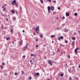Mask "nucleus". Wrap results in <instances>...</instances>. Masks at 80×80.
I'll return each instance as SVG.
<instances>
[{"instance_id":"1","label":"nucleus","mask_w":80,"mask_h":80,"mask_svg":"<svg viewBox=\"0 0 80 80\" xmlns=\"http://www.w3.org/2000/svg\"><path fill=\"white\" fill-rule=\"evenodd\" d=\"M35 31L37 33H38V34L39 33H40V27H39V26H37L36 27V28L35 29Z\"/></svg>"},{"instance_id":"2","label":"nucleus","mask_w":80,"mask_h":80,"mask_svg":"<svg viewBox=\"0 0 80 80\" xmlns=\"http://www.w3.org/2000/svg\"><path fill=\"white\" fill-rule=\"evenodd\" d=\"M48 12H49L50 10H54V7H50L48 6Z\"/></svg>"},{"instance_id":"3","label":"nucleus","mask_w":80,"mask_h":80,"mask_svg":"<svg viewBox=\"0 0 80 80\" xmlns=\"http://www.w3.org/2000/svg\"><path fill=\"white\" fill-rule=\"evenodd\" d=\"M48 63L50 65H52L53 64H52V60H48Z\"/></svg>"},{"instance_id":"4","label":"nucleus","mask_w":80,"mask_h":80,"mask_svg":"<svg viewBox=\"0 0 80 80\" xmlns=\"http://www.w3.org/2000/svg\"><path fill=\"white\" fill-rule=\"evenodd\" d=\"M16 3H17V2H16V0H14L13 1H12V5H15Z\"/></svg>"},{"instance_id":"5","label":"nucleus","mask_w":80,"mask_h":80,"mask_svg":"<svg viewBox=\"0 0 80 80\" xmlns=\"http://www.w3.org/2000/svg\"><path fill=\"white\" fill-rule=\"evenodd\" d=\"M28 48V43H26L25 46L23 48L24 51H25V49H26V48Z\"/></svg>"},{"instance_id":"6","label":"nucleus","mask_w":80,"mask_h":80,"mask_svg":"<svg viewBox=\"0 0 80 80\" xmlns=\"http://www.w3.org/2000/svg\"><path fill=\"white\" fill-rule=\"evenodd\" d=\"M23 43V40H21L19 42V44L20 45H22Z\"/></svg>"},{"instance_id":"7","label":"nucleus","mask_w":80,"mask_h":80,"mask_svg":"<svg viewBox=\"0 0 80 80\" xmlns=\"http://www.w3.org/2000/svg\"><path fill=\"white\" fill-rule=\"evenodd\" d=\"M12 20H13V21H15V20H16V17H13L12 18Z\"/></svg>"},{"instance_id":"8","label":"nucleus","mask_w":80,"mask_h":80,"mask_svg":"<svg viewBox=\"0 0 80 80\" xmlns=\"http://www.w3.org/2000/svg\"><path fill=\"white\" fill-rule=\"evenodd\" d=\"M78 49V48H77L75 50V53H77V49Z\"/></svg>"},{"instance_id":"9","label":"nucleus","mask_w":80,"mask_h":80,"mask_svg":"<svg viewBox=\"0 0 80 80\" xmlns=\"http://www.w3.org/2000/svg\"><path fill=\"white\" fill-rule=\"evenodd\" d=\"M11 12L13 13H15V11H14V10H12L11 11Z\"/></svg>"},{"instance_id":"10","label":"nucleus","mask_w":80,"mask_h":80,"mask_svg":"<svg viewBox=\"0 0 80 80\" xmlns=\"http://www.w3.org/2000/svg\"><path fill=\"white\" fill-rule=\"evenodd\" d=\"M66 16H68V17L69 16V13H67V12H66Z\"/></svg>"},{"instance_id":"11","label":"nucleus","mask_w":80,"mask_h":80,"mask_svg":"<svg viewBox=\"0 0 80 80\" xmlns=\"http://www.w3.org/2000/svg\"><path fill=\"white\" fill-rule=\"evenodd\" d=\"M73 45H75V42L73 41L72 42V46H73Z\"/></svg>"},{"instance_id":"12","label":"nucleus","mask_w":80,"mask_h":80,"mask_svg":"<svg viewBox=\"0 0 80 80\" xmlns=\"http://www.w3.org/2000/svg\"><path fill=\"white\" fill-rule=\"evenodd\" d=\"M10 37L7 38H6L7 40H10Z\"/></svg>"},{"instance_id":"13","label":"nucleus","mask_w":80,"mask_h":80,"mask_svg":"<svg viewBox=\"0 0 80 80\" xmlns=\"http://www.w3.org/2000/svg\"><path fill=\"white\" fill-rule=\"evenodd\" d=\"M72 40H75V38L73 37L72 38Z\"/></svg>"},{"instance_id":"14","label":"nucleus","mask_w":80,"mask_h":80,"mask_svg":"<svg viewBox=\"0 0 80 80\" xmlns=\"http://www.w3.org/2000/svg\"><path fill=\"white\" fill-rule=\"evenodd\" d=\"M68 29H66L65 31L64 32H68Z\"/></svg>"},{"instance_id":"15","label":"nucleus","mask_w":80,"mask_h":80,"mask_svg":"<svg viewBox=\"0 0 80 80\" xmlns=\"http://www.w3.org/2000/svg\"><path fill=\"white\" fill-rule=\"evenodd\" d=\"M55 37V36L54 35H52L51 36V38H53V37Z\"/></svg>"},{"instance_id":"16","label":"nucleus","mask_w":80,"mask_h":80,"mask_svg":"<svg viewBox=\"0 0 80 80\" xmlns=\"http://www.w3.org/2000/svg\"><path fill=\"white\" fill-rule=\"evenodd\" d=\"M40 74H39V73L38 72H37L36 73V75H37V76H38V75H39Z\"/></svg>"},{"instance_id":"17","label":"nucleus","mask_w":80,"mask_h":80,"mask_svg":"<svg viewBox=\"0 0 80 80\" xmlns=\"http://www.w3.org/2000/svg\"><path fill=\"white\" fill-rule=\"evenodd\" d=\"M40 38H42V37H43V35H42V34L40 35Z\"/></svg>"},{"instance_id":"18","label":"nucleus","mask_w":80,"mask_h":80,"mask_svg":"<svg viewBox=\"0 0 80 80\" xmlns=\"http://www.w3.org/2000/svg\"><path fill=\"white\" fill-rule=\"evenodd\" d=\"M60 38H61V39H63V36H60Z\"/></svg>"},{"instance_id":"19","label":"nucleus","mask_w":80,"mask_h":80,"mask_svg":"<svg viewBox=\"0 0 80 80\" xmlns=\"http://www.w3.org/2000/svg\"><path fill=\"white\" fill-rule=\"evenodd\" d=\"M34 77H37V74L36 73H35L34 74Z\"/></svg>"},{"instance_id":"20","label":"nucleus","mask_w":80,"mask_h":80,"mask_svg":"<svg viewBox=\"0 0 80 80\" xmlns=\"http://www.w3.org/2000/svg\"><path fill=\"white\" fill-rule=\"evenodd\" d=\"M21 73L22 74H24V72H23V71H22Z\"/></svg>"},{"instance_id":"21","label":"nucleus","mask_w":80,"mask_h":80,"mask_svg":"<svg viewBox=\"0 0 80 80\" xmlns=\"http://www.w3.org/2000/svg\"><path fill=\"white\" fill-rule=\"evenodd\" d=\"M74 15H75V16H77V13H74Z\"/></svg>"},{"instance_id":"22","label":"nucleus","mask_w":80,"mask_h":80,"mask_svg":"<svg viewBox=\"0 0 80 80\" xmlns=\"http://www.w3.org/2000/svg\"><path fill=\"white\" fill-rule=\"evenodd\" d=\"M65 43H68V41H67V40H66L65 41Z\"/></svg>"},{"instance_id":"23","label":"nucleus","mask_w":80,"mask_h":80,"mask_svg":"<svg viewBox=\"0 0 80 80\" xmlns=\"http://www.w3.org/2000/svg\"><path fill=\"white\" fill-rule=\"evenodd\" d=\"M69 80H72V77H69Z\"/></svg>"},{"instance_id":"24","label":"nucleus","mask_w":80,"mask_h":80,"mask_svg":"<svg viewBox=\"0 0 80 80\" xmlns=\"http://www.w3.org/2000/svg\"><path fill=\"white\" fill-rule=\"evenodd\" d=\"M1 28H2V29H3V25H2Z\"/></svg>"},{"instance_id":"25","label":"nucleus","mask_w":80,"mask_h":80,"mask_svg":"<svg viewBox=\"0 0 80 80\" xmlns=\"http://www.w3.org/2000/svg\"><path fill=\"white\" fill-rule=\"evenodd\" d=\"M11 32H12V33H13V29H11Z\"/></svg>"},{"instance_id":"26","label":"nucleus","mask_w":80,"mask_h":80,"mask_svg":"<svg viewBox=\"0 0 80 80\" xmlns=\"http://www.w3.org/2000/svg\"><path fill=\"white\" fill-rule=\"evenodd\" d=\"M33 54H32L31 55V57H33Z\"/></svg>"},{"instance_id":"27","label":"nucleus","mask_w":80,"mask_h":80,"mask_svg":"<svg viewBox=\"0 0 80 80\" xmlns=\"http://www.w3.org/2000/svg\"><path fill=\"white\" fill-rule=\"evenodd\" d=\"M5 10H6V8H5L3 10V11H5Z\"/></svg>"},{"instance_id":"28","label":"nucleus","mask_w":80,"mask_h":80,"mask_svg":"<svg viewBox=\"0 0 80 80\" xmlns=\"http://www.w3.org/2000/svg\"><path fill=\"white\" fill-rule=\"evenodd\" d=\"M2 65H5V63H4V62H2Z\"/></svg>"},{"instance_id":"29","label":"nucleus","mask_w":80,"mask_h":80,"mask_svg":"<svg viewBox=\"0 0 80 80\" xmlns=\"http://www.w3.org/2000/svg\"><path fill=\"white\" fill-rule=\"evenodd\" d=\"M40 2L42 3H43V1L42 0H41Z\"/></svg>"},{"instance_id":"30","label":"nucleus","mask_w":80,"mask_h":80,"mask_svg":"<svg viewBox=\"0 0 80 80\" xmlns=\"http://www.w3.org/2000/svg\"><path fill=\"white\" fill-rule=\"evenodd\" d=\"M63 74H62L61 75V77H63Z\"/></svg>"},{"instance_id":"31","label":"nucleus","mask_w":80,"mask_h":80,"mask_svg":"<svg viewBox=\"0 0 80 80\" xmlns=\"http://www.w3.org/2000/svg\"><path fill=\"white\" fill-rule=\"evenodd\" d=\"M76 34H77V33L76 32H75L74 34L73 35H75Z\"/></svg>"},{"instance_id":"32","label":"nucleus","mask_w":80,"mask_h":80,"mask_svg":"<svg viewBox=\"0 0 80 80\" xmlns=\"http://www.w3.org/2000/svg\"><path fill=\"white\" fill-rule=\"evenodd\" d=\"M58 40H59L60 41V38L58 37Z\"/></svg>"},{"instance_id":"33","label":"nucleus","mask_w":80,"mask_h":80,"mask_svg":"<svg viewBox=\"0 0 80 80\" xmlns=\"http://www.w3.org/2000/svg\"><path fill=\"white\" fill-rule=\"evenodd\" d=\"M54 21L52 22H51V24H52V23H54Z\"/></svg>"},{"instance_id":"34","label":"nucleus","mask_w":80,"mask_h":80,"mask_svg":"<svg viewBox=\"0 0 80 80\" xmlns=\"http://www.w3.org/2000/svg\"><path fill=\"white\" fill-rule=\"evenodd\" d=\"M32 79V77H29V80H31Z\"/></svg>"},{"instance_id":"35","label":"nucleus","mask_w":80,"mask_h":80,"mask_svg":"<svg viewBox=\"0 0 80 80\" xmlns=\"http://www.w3.org/2000/svg\"><path fill=\"white\" fill-rule=\"evenodd\" d=\"M18 73H15V75H18Z\"/></svg>"},{"instance_id":"36","label":"nucleus","mask_w":80,"mask_h":80,"mask_svg":"<svg viewBox=\"0 0 80 80\" xmlns=\"http://www.w3.org/2000/svg\"><path fill=\"white\" fill-rule=\"evenodd\" d=\"M22 57H23V58H25V56H23Z\"/></svg>"},{"instance_id":"37","label":"nucleus","mask_w":80,"mask_h":80,"mask_svg":"<svg viewBox=\"0 0 80 80\" xmlns=\"http://www.w3.org/2000/svg\"><path fill=\"white\" fill-rule=\"evenodd\" d=\"M65 17H63L62 18V19H65Z\"/></svg>"},{"instance_id":"38","label":"nucleus","mask_w":80,"mask_h":80,"mask_svg":"<svg viewBox=\"0 0 80 80\" xmlns=\"http://www.w3.org/2000/svg\"><path fill=\"white\" fill-rule=\"evenodd\" d=\"M33 33L34 35H36V34L35 33V32H33Z\"/></svg>"},{"instance_id":"39","label":"nucleus","mask_w":80,"mask_h":80,"mask_svg":"<svg viewBox=\"0 0 80 80\" xmlns=\"http://www.w3.org/2000/svg\"><path fill=\"white\" fill-rule=\"evenodd\" d=\"M52 63H55V62L53 61H52Z\"/></svg>"},{"instance_id":"40","label":"nucleus","mask_w":80,"mask_h":80,"mask_svg":"<svg viewBox=\"0 0 80 80\" xmlns=\"http://www.w3.org/2000/svg\"><path fill=\"white\" fill-rule=\"evenodd\" d=\"M58 10H60V7H58Z\"/></svg>"},{"instance_id":"41","label":"nucleus","mask_w":80,"mask_h":80,"mask_svg":"<svg viewBox=\"0 0 80 80\" xmlns=\"http://www.w3.org/2000/svg\"><path fill=\"white\" fill-rule=\"evenodd\" d=\"M1 68H3V67H2V66L1 65Z\"/></svg>"},{"instance_id":"42","label":"nucleus","mask_w":80,"mask_h":80,"mask_svg":"<svg viewBox=\"0 0 80 80\" xmlns=\"http://www.w3.org/2000/svg\"><path fill=\"white\" fill-rule=\"evenodd\" d=\"M38 47V45H36V47Z\"/></svg>"},{"instance_id":"43","label":"nucleus","mask_w":80,"mask_h":80,"mask_svg":"<svg viewBox=\"0 0 80 80\" xmlns=\"http://www.w3.org/2000/svg\"><path fill=\"white\" fill-rule=\"evenodd\" d=\"M56 20H58V18H56Z\"/></svg>"},{"instance_id":"44","label":"nucleus","mask_w":80,"mask_h":80,"mask_svg":"<svg viewBox=\"0 0 80 80\" xmlns=\"http://www.w3.org/2000/svg\"><path fill=\"white\" fill-rule=\"evenodd\" d=\"M48 1H49V2H51V0H48Z\"/></svg>"},{"instance_id":"45","label":"nucleus","mask_w":80,"mask_h":80,"mask_svg":"<svg viewBox=\"0 0 80 80\" xmlns=\"http://www.w3.org/2000/svg\"><path fill=\"white\" fill-rule=\"evenodd\" d=\"M72 68H75V67H72Z\"/></svg>"},{"instance_id":"46","label":"nucleus","mask_w":80,"mask_h":80,"mask_svg":"<svg viewBox=\"0 0 80 80\" xmlns=\"http://www.w3.org/2000/svg\"><path fill=\"white\" fill-rule=\"evenodd\" d=\"M53 2H54L55 3H56V1H53Z\"/></svg>"},{"instance_id":"47","label":"nucleus","mask_w":80,"mask_h":80,"mask_svg":"<svg viewBox=\"0 0 80 80\" xmlns=\"http://www.w3.org/2000/svg\"><path fill=\"white\" fill-rule=\"evenodd\" d=\"M22 32L24 33V32H25V31L24 30H22Z\"/></svg>"},{"instance_id":"48","label":"nucleus","mask_w":80,"mask_h":80,"mask_svg":"<svg viewBox=\"0 0 80 80\" xmlns=\"http://www.w3.org/2000/svg\"><path fill=\"white\" fill-rule=\"evenodd\" d=\"M31 64L32 65L33 64V63H32V62H31Z\"/></svg>"},{"instance_id":"49","label":"nucleus","mask_w":80,"mask_h":80,"mask_svg":"<svg viewBox=\"0 0 80 80\" xmlns=\"http://www.w3.org/2000/svg\"><path fill=\"white\" fill-rule=\"evenodd\" d=\"M6 5H7V4H5L4 5V6H6Z\"/></svg>"},{"instance_id":"50","label":"nucleus","mask_w":80,"mask_h":80,"mask_svg":"<svg viewBox=\"0 0 80 80\" xmlns=\"http://www.w3.org/2000/svg\"><path fill=\"white\" fill-rule=\"evenodd\" d=\"M30 62H32V60H30Z\"/></svg>"},{"instance_id":"51","label":"nucleus","mask_w":80,"mask_h":80,"mask_svg":"<svg viewBox=\"0 0 80 80\" xmlns=\"http://www.w3.org/2000/svg\"><path fill=\"white\" fill-rule=\"evenodd\" d=\"M53 13H54V14H55V13H56V12H53Z\"/></svg>"},{"instance_id":"52","label":"nucleus","mask_w":80,"mask_h":80,"mask_svg":"<svg viewBox=\"0 0 80 80\" xmlns=\"http://www.w3.org/2000/svg\"><path fill=\"white\" fill-rule=\"evenodd\" d=\"M6 20H7V21H8V19H7Z\"/></svg>"},{"instance_id":"53","label":"nucleus","mask_w":80,"mask_h":80,"mask_svg":"<svg viewBox=\"0 0 80 80\" xmlns=\"http://www.w3.org/2000/svg\"><path fill=\"white\" fill-rule=\"evenodd\" d=\"M58 51L59 52H60V50H58Z\"/></svg>"},{"instance_id":"54","label":"nucleus","mask_w":80,"mask_h":80,"mask_svg":"<svg viewBox=\"0 0 80 80\" xmlns=\"http://www.w3.org/2000/svg\"><path fill=\"white\" fill-rule=\"evenodd\" d=\"M38 39H37L36 40V41H38Z\"/></svg>"},{"instance_id":"55","label":"nucleus","mask_w":80,"mask_h":80,"mask_svg":"<svg viewBox=\"0 0 80 80\" xmlns=\"http://www.w3.org/2000/svg\"><path fill=\"white\" fill-rule=\"evenodd\" d=\"M79 68H80V65H79Z\"/></svg>"},{"instance_id":"56","label":"nucleus","mask_w":80,"mask_h":80,"mask_svg":"<svg viewBox=\"0 0 80 80\" xmlns=\"http://www.w3.org/2000/svg\"><path fill=\"white\" fill-rule=\"evenodd\" d=\"M68 58H70V55H69V56H68Z\"/></svg>"},{"instance_id":"57","label":"nucleus","mask_w":80,"mask_h":80,"mask_svg":"<svg viewBox=\"0 0 80 80\" xmlns=\"http://www.w3.org/2000/svg\"><path fill=\"white\" fill-rule=\"evenodd\" d=\"M52 43H53L54 42V41H53L52 42Z\"/></svg>"},{"instance_id":"58","label":"nucleus","mask_w":80,"mask_h":80,"mask_svg":"<svg viewBox=\"0 0 80 80\" xmlns=\"http://www.w3.org/2000/svg\"><path fill=\"white\" fill-rule=\"evenodd\" d=\"M2 8H4V7H3V6H2Z\"/></svg>"},{"instance_id":"59","label":"nucleus","mask_w":80,"mask_h":80,"mask_svg":"<svg viewBox=\"0 0 80 80\" xmlns=\"http://www.w3.org/2000/svg\"><path fill=\"white\" fill-rule=\"evenodd\" d=\"M60 29V28H58V30H59V29Z\"/></svg>"},{"instance_id":"60","label":"nucleus","mask_w":80,"mask_h":80,"mask_svg":"<svg viewBox=\"0 0 80 80\" xmlns=\"http://www.w3.org/2000/svg\"><path fill=\"white\" fill-rule=\"evenodd\" d=\"M33 28H35V29H36V28H35L34 27H33Z\"/></svg>"},{"instance_id":"61","label":"nucleus","mask_w":80,"mask_h":80,"mask_svg":"<svg viewBox=\"0 0 80 80\" xmlns=\"http://www.w3.org/2000/svg\"><path fill=\"white\" fill-rule=\"evenodd\" d=\"M12 44H14V42H12Z\"/></svg>"},{"instance_id":"62","label":"nucleus","mask_w":80,"mask_h":80,"mask_svg":"<svg viewBox=\"0 0 80 80\" xmlns=\"http://www.w3.org/2000/svg\"><path fill=\"white\" fill-rule=\"evenodd\" d=\"M2 16H4V15H3V14L2 15Z\"/></svg>"},{"instance_id":"63","label":"nucleus","mask_w":80,"mask_h":80,"mask_svg":"<svg viewBox=\"0 0 80 80\" xmlns=\"http://www.w3.org/2000/svg\"><path fill=\"white\" fill-rule=\"evenodd\" d=\"M49 13H50L51 12V11H49Z\"/></svg>"},{"instance_id":"64","label":"nucleus","mask_w":80,"mask_h":80,"mask_svg":"<svg viewBox=\"0 0 80 80\" xmlns=\"http://www.w3.org/2000/svg\"><path fill=\"white\" fill-rule=\"evenodd\" d=\"M79 33H80V31L79 32Z\"/></svg>"}]
</instances>
